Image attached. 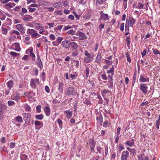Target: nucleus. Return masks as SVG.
Returning a JSON list of instances; mask_svg holds the SVG:
<instances>
[{
    "instance_id": "1",
    "label": "nucleus",
    "mask_w": 160,
    "mask_h": 160,
    "mask_svg": "<svg viewBox=\"0 0 160 160\" xmlns=\"http://www.w3.org/2000/svg\"><path fill=\"white\" fill-rule=\"evenodd\" d=\"M65 94L66 95L70 96H75L78 94L77 89L74 87L70 86L68 87L65 91Z\"/></svg>"
},
{
    "instance_id": "2",
    "label": "nucleus",
    "mask_w": 160,
    "mask_h": 160,
    "mask_svg": "<svg viewBox=\"0 0 160 160\" xmlns=\"http://www.w3.org/2000/svg\"><path fill=\"white\" fill-rule=\"evenodd\" d=\"M84 54L86 57L84 58V62L86 63L90 62L93 58V55H91L87 50L85 51Z\"/></svg>"
},
{
    "instance_id": "3",
    "label": "nucleus",
    "mask_w": 160,
    "mask_h": 160,
    "mask_svg": "<svg viewBox=\"0 0 160 160\" xmlns=\"http://www.w3.org/2000/svg\"><path fill=\"white\" fill-rule=\"evenodd\" d=\"M37 31L33 29L28 28L27 30V33L30 35L32 38H36Z\"/></svg>"
},
{
    "instance_id": "4",
    "label": "nucleus",
    "mask_w": 160,
    "mask_h": 160,
    "mask_svg": "<svg viewBox=\"0 0 160 160\" xmlns=\"http://www.w3.org/2000/svg\"><path fill=\"white\" fill-rule=\"evenodd\" d=\"M40 83L39 80L38 78L33 79L32 78L30 80V85L33 88H35L37 85Z\"/></svg>"
},
{
    "instance_id": "5",
    "label": "nucleus",
    "mask_w": 160,
    "mask_h": 160,
    "mask_svg": "<svg viewBox=\"0 0 160 160\" xmlns=\"http://www.w3.org/2000/svg\"><path fill=\"white\" fill-rule=\"evenodd\" d=\"M103 50L101 49L98 50V52L96 57L95 62L98 63H99L101 60L102 57L103 56L102 54V51Z\"/></svg>"
},
{
    "instance_id": "6",
    "label": "nucleus",
    "mask_w": 160,
    "mask_h": 160,
    "mask_svg": "<svg viewBox=\"0 0 160 160\" xmlns=\"http://www.w3.org/2000/svg\"><path fill=\"white\" fill-rule=\"evenodd\" d=\"M148 87L146 84L144 83H141L140 84V89L142 92V93L145 94L148 91Z\"/></svg>"
},
{
    "instance_id": "7",
    "label": "nucleus",
    "mask_w": 160,
    "mask_h": 160,
    "mask_svg": "<svg viewBox=\"0 0 160 160\" xmlns=\"http://www.w3.org/2000/svg\"><path fill=\"white\" fill-rule=\"evenodd\" d=\"M22 115L23 117V119L25 123H28L31 119V115L28 113H23Z\"/></svg>"
},
{
    "instance_id": "8",
    "label": "nucleus",
    "mask_w": 160,
    "mask_h": 160,
    "mask_svg": "<svg viewBox=\"0 0 160 160\" xmlns=\"http://www.w3.org/2000/svg\"><path fill=\"white\" fill-rule=\"evenodd\" d=\"M76 35L79 36L80 40H85L88 38V37L86 36L85 34L81 31L78 32Z\"/></svg>"
},
{
    "instance_id": "9",
    "label": "nucleus",
    "mask_w": 160,
    "mask_h": 160,
    "mask_svg": "<svg viewBox=\"0 0 160 160\" xmlns=\"http://www.w3.org/2000/svg\"><path fill=\"white\" fill-rule=\"evenodd\" d=\"M129 155V153L128 151H123L122 153L121 160H127Z\"/></svg>"
},
{
    "instance_id": "10",
    "label": "nucleus",
    "mask_w": 160,
    "mask_h": 160,
    "mask_svg": "<svg viewBox=\"0 0 160 160\" xmlns=\"http://www.w3.org/2000/svg\"><path fill=\"white\" fill-rule=\"evenodd\" d=\"M16 28L20 32L24 33L25 32V29L24 28L23 25L21 24H18L16 25Z\"/></svg>"
},
{
    "instance_id": "11",
    "label": "nucleus",
    "mask_w": 160,
    "mask_h": 160,
    "mask_svg": "<svg viewBox=\"0 0 160 160\" xmlns=\"http://www.w3.org/2000/svg\"><path fill=\"white\" fill-rule=\"evenodd\" d=\"M35 125L36 126L35 128L36 129H39L43 127V123L42 122L38 121H35Z\"/></svg>"
},
{
    "instance_id": "12",
    "label": "nucleus",
    "mask_w": 160,
    "mask_h": 160,
    "mask_svg": "<svg viewBox=\"0 0 160 160\" xmlns=\"http://www.w3.org/2000/svg\"><path fill=\"white\" fill-rule=\"evenodd\" d=\"M16 4L13 2H9L5 4L4 7L8 10H9L11 8L14 7Z\"/></svg>"
},
{
    "instance_id": "13",
    "label": "nucleus",
    "mask_w": 160,
    "mask_h": 160,
    "mask_svg": "<svg viewBox=\"0 0 160 160\" xmlns=\"http://www.w3.org/2000/svg\"><path fill=\"white\" fill-rule=\"evenodd\" d=\"M89 146L92 152H94V148L95 147V142L93 139L89 141Z\"/></svg>"
},
{
    "instance_id": "14",
    "label": "nucleus",
    "mask_w": 160,
    "mask_h": 160,
    "mask_svg": "<svg viewBox=\"0 0 160 160\" xmlns=\"http://www.w3.org/2000/svg\"><path fill=\"white\" fill-rule=\"evenodd\" d=\"M138 160H148V156H145L143 154L138 155Z\"/></svg>"
},
{
    "instance_id": "15",
    "label": "nucleus",
    "mask_w": 160,
    "mask_h": 160,
    "mask_svg": "<svg viewBox=\"0 0 160 160\" xmlns=\"http://www.w3.org/2000/svg\"><path fill=\"white\" fill-rule=\"evenodd\" d=\"M126 21H127L128 25L132 27H133V25H134L135 23V19L132 18H130L129 20L127 19Z\"/></svg>"
},
{
    "instance_id": "16",
    "label": "nucleus",
    "mask_w": 160,
    "mask_h": 160,
    "mask_svg": "<svg viewBox=\"0 0 160 160\" xmlns=\"http://www.w3.org/2000/svg\"><path fill=\"white\" fill-rule=\"evenodd\" d=\"M62 45L63 47L66 48H69L70 46V42L68 41L65 40L62 42Z\"/></svg>"
},
{
    "instance_id": "17",
    "label": "nucleus",
    "mask_w": 160,
    "mask_h": 160,
    "mask_svg": "<svg viewBox=\"0 0 160 160\" xmlns=\"http://www.w3.org/2000/svg\"><path fill=\"white\" fill-rule=\"evenodd\" d=\"M125 144L126 146L132 147L134 145V139H132L130 140L127 141L125 142Z\"/></svg>"
},
{
    "instance_id": "18",
    "label": "nucleus",
    "mask_w": 160,
    "mask_h": 160,
    "mask_svg": "<svg viewBox=\"0 0 160 160\" xmlns=\"http://www.w3.org/2000/svg\"><path fill=\"white\" fill-rule=\"evenodd\" d=\"M100 19L102 20L107 21L109 19V18L108 14L102 13L101 15Z\"/></svg>"
},
{
    "instance_id": "19",
    "label": "nucleus",
    "mask_w": 160,
    "mask_h": 160,
    "mask_svg": "<svg viewBox=\"0 0 160 160\" xmlns=\"http://www.w3.org/2000/svg\"><path fill=\"white\" fill-rule=\"evenodd\" d=\"M64 113L66 115V117L68 119H70L72 117V112L69 110L64 111Z\"/></svg>"
},
{
    "instance_id": "20",
    "label": "nucleus",
    "mask_w": 160,
    "mask_h": 160,
    "mask_svg": "<svg viewBox=\"0 0 160 160\" xmlns=\"http://www.w3.org/2000/svg\"><path fill=\"white\" fill-rule=\"evenodd\" d=\"M44 112L47 116H50L51 113L50 109L48 107H45L44 108Z\"/></svg>"
},
{
    "instance_id": "21",
    "label": "nucleus",
    "mask_w": 160,
    "mask_h": 160,
    "mask_svg": "<svg viewBox=\"0 0 160 160\" xmlns=\"http://www.w3.org/2000/svg\"><path fill=\"white\" fill-rule=\"evenodd\" d=\"M53 6L55 8H60L62 7L63 4L62 2H58L54 3Z\"/></svg>"
},
{
    "instance_id": "22",
    "label": "nucleus",
    "mask_w": 160,
    "mask_h": 160,
    "mask_svg": "<svg viewBox=\"0 0 160 160\" xmlns=\"http://www.w3.org/2000/svg\"><path fill=\"white\" fill-rule=\"evenodd\" d=\"M70 46L72 48V49H76L78 47V45L77 43L74 42H70Z\"/></svg>"
},
{
    "instance_id": "23",
    "label": "nucleus",
    "mask_w": 160,
    "mask_h": 160,
    "mask_svg": "<svg viewBox=\"0 0 160 160\" xmlns=\"http://www.w3.org/2000/svg\"><path fill=\"white\" fill-rule=\"evenodd\" d=\"M11 97L12 99L17 101L20 99V95L19 94H16L12 95Z\"/></svg>"
},
{
    "instance_id": "24",
    "label": "nucleus",
    "mask_w": 160,
    "mask_h": 160,
    "mask_svg": "<svg viewBox=\"0 0 160 160\" xmlns=\"http://www.w3.org/2000/svg\"><path fill=\"white\" fill-rule=\"evenodd\" d=\"M33 18L31 16L29 15H26L24 17L23 20L25 22H27L31 20Z\"/></svg>"
},
{
    "instance_id": "25",
    "label": "nucleus",
    "mask_w": 160,
    "mask_h": 160,
    "mask_svg": "<svg viewBox=\"0 0 160 160\" xmlns=\"http://www.w3.org/2000/svg\"><path fill=\"white\" fill-rule=\"evenodd\" d=\"M14 44L15 46V49H14V50L17 52H20L21 49L20 47L19 43L15 42Z\"/></svg>"
},
{
    "instance_id": "26",
    "label": "nucleus",
    "mask_w": 160,
    "mask_h": 160,
    "mask_svg": "<svg viewBox=\"0 0 160 160\" xmlns=\"http://www.w3.org/2000/svg\"><path fill=\"white\" fill-rule=\"evenodd\" d=\"M8 87L11 90L13 85V82L12 80H10L7 82Z\"/></svg>"
},
{
    "instance_id": "27",
    "label": "nucleus",
    "mask_w": 160,
    "mask_h": 160,
    "mask_svg": "<svg viewBox=\"0 0 160 160\" xmlns=\"http://www.w3.org/2000/svg\"><path fill=\"white\" fill-rule=\"evenodd\" d=\"M97 120L99 122L100 124H102V116L100 113L98 117H97Z\"/></svg>"
},
{
    "instance_id": "28",
    "label": "nucleus",
    "mask_w": 160,
    "mask_h": 160,
    "mask_svg": "<svg viewBox=\"0 0 160 160\" xmlns=\"http://www.w3.org/2000/svg\"><path fill=\"white\" fill-rule=\"evenodd\" d=\"M114 69L113 65L112 66V68L110 70H108L107 71V73L109 74L111 73L112 76H113L114 74Z\"/></svg>"
},
{
    "instance_id": "29",
    "label": "nucleus",
    "mask_w": 160,
    "mask_h": 160,
    "mask_svg": "<svg viewBox=\"0 0 160 160\" xmlns=\"http://www.w3.org/2000/svg\"><path fill=\"white\" fill-rule=\"evenodd\" d=\"M109 92V91L108 90L106 89H104L101 92V94L102 96L103 97H106L107 94H108V93Z\"/></svg>"
},
{
    "instance_id": "30",
    "label": "nucleus",
    "mask_w": 160,
    "mask_h": 160,
    "mask_svg": "<svg viewBox=\"0 0 160 160\" xmlns=\"http://www.w3.org/2000/svg\"><path fill=\"white\" fill-rule=\"evenodd\" d=\"M63 88V84L62 83L59 82V87L58 89L60 93L62 92Z\"/></svg>"
},
{
    "instance_id": "31",
    "label": "nucleus",
    "mask_w": 160,
    "mask_h": 160,
    "mask_svg": "<svg viewBox=\"0 0 160 160\" xmlns=\"http://www.w3.org/2000/svg\"><path fill=\"white\" fill-rule=\"evenodd\" d=\"M15 119L19 123H21L23 122L22 118L21 116H17L15 118Z\"/></svg>"
},
{
    "instance_id": "32",
    "label": "nucleus",
    "mask_w": 160,
    "mask_h": 160,
    "mask_svg": "<svg viewBox=\"0 0 160 160\" xmlns=\"http://www.w3.org/2000/svg\"><path fill=\"white\" fill-rule=\"evenodd\" d=\"M7 107L4 104H0V112H3V109H5Z\"/></svg>"
},
{
    "instance_id": "33",
    "label": "nucleus",
    "mask_w": 160,
    "mask_h": 160,
    "mask_svg": "<svg viewBox=\"0 0 160 160\" xmlns=\"http://www.w3.org/2000/svg\"><path fill=\"white\" fill-rule=\"evenodd\" d=\"M43 118V116L42 114L37 115L35 116V118L39 120H42Z\"/></svg>"
},
{
    "instance_id": "34",
    "label": "nucleus",
    "mask_w": 160,
    "mask_h": 160,
    "mask_svg": "<svg viewBox=\"0 0 160 160\" xmlns=\"http://www.w3.org/2000/svg\"><path fill=\"white\" fill-rule=\"evenodd\" d=\"M130 35H129V36L126 37V41L128 46L130 45V43L131 41L130 40Z\"/></svg>"
},
{
    "instance_id": "35",
    "label": "nucleus",
    "mask_w": 160,
    "mask_h": 160,
    "mask_svg": "<svg viewBox=\"0 0 160 160\" xmlns=\"http://www.w3.org/2000/svg\"><path fill=\"white\" fill-rule=\"evenodd\" d=\"M57 122L60 128L62 129V121L60 119H57Z\"/></svg>"
},
{
    "instance_id": "36",
    "label": "nucleus",
    "mask_w": 160,
    "mask_h": 160,
    "mask_svg": "<svg viewBox=\"0 0 160 160\" xmlns=\"http://www.w3.org/2000/svg\"><path fill=\"white\" fill-rule=\"evenodd\" d=\"M73 61L75 62V65L76 68H79V62L78 60H73Z\"/></svg>"
},
{
    "instance_id": "37",
    "label": "nucleus",
    "mask_w": 160,
    "mask_h": 160,
    "mask_svg": "<svg viewBox=\"0 0 160 160\" xmlns=\"http://www.w3.org/2000/svg\"><path fill=\"white\" fill-rule=\"evenodd\" d=\"M78 50L75 49L72 52V56L75 57L78 56Z\"/></svg>"
},
{
    "instance_id": "38",
    "label": "nucleus",
    "mask_w": 160,
    "mask_h": 160,
    "mask_svg": "<svg viewBox=\"0 0 160 160\" xmlns=\"http://www.w3.org/2000/svg\"><path fill=\"white\" fill-rule=\"evenodd\" d=\"M10 54L12 56L14 57L17 56H19L20 54L19 53H16L13 52H9Z\"/></svg>"
},
{
    "instance_id": "39",
    "label": "nucleus",
    "mask_w": 160,
    "mask_h": 160,
    "mask_svg": "<svg viewBox=\"0 0 160 160\" xmlns=\"http://www.w3.org/2000/svg\"><path fill=\"white\" fill-rule=\"evenodd\" d=\"M76 32L75 31L73 30H70L67 32V33L68 34H71L72 35L75 34Z\"/></svg>"
},
{
    "instance_id": "40",
    "label": "nucleus",
    "mask_w": 160,
    "mask_h": 160,
    "mask_svg": "<svg viewBox=\"0 0 160 160\" xmlns=\"http://www.w3.org/2000/svg\"><path fill=\"white\" fill-rule=\"evenodd\" d=\"M90 14L89 13H87L85 17H83V18L84 19V20L85 19L87 20H89L90 19Z\"/></svg>"
},
{
    "instance_id": "41",
    "label": "nucleus",
    "mask_w": 160,
    "mask_h": 160,
    "mask_svg": "<svg viewBox=\"0 0 160 160\" xmlns=\"http://www.w3.org/2000/svg\"><path fill=\"white\" fill-rule=\"evenodd\" d=\"M127 21H126L125 26V31H128L129 30V26L128 25Z\"/></svg>"
},
{
    "instance_id": "42",
    "label": "nucleus",
    "mask_w": 160,
    "mask_h": 160,
    "mask_svg": "<svg viewBox=\"0 0 160 160\" xmlns=\"http://www.w3.org/2000/svg\"><path fill=\"white\" fill-rule=\"evenodd\" d=\"M139 80L140 81L142 82H146V79L142 76H140Z\"/></svg>"
},
{
    "instance_id": "43",
    "label": "nucleus",
    "mask_w": 160,
    "mask_h": 160,
    "mask_svg": "<svg viewBox=\"0 0 160 160\" xmlns=\"http://www.w3.org/2000/svg\"><path fill=\"white\" fill-rule=\"evenodd\" d=\"M2 33L3 34L6 35L7 34L8 31L6 28L2 27Z\"/></svg>"
},
{
    "instance_id": "44",
    "label": "nucleus",
    "mask_w": 160,
    "mask_h": 160,
    "mask_svg": "<svg viewBox=\"0 0 160 160\" xmlns=\"http://www.w3.org/2000/svg\"><path fill=\"white\" fill-rule=\"evenodd\" d=\"M97 151L99 152V153H102L103 152V149L102 148L99 147V146H97Z\"/></svg>"
},
{
    "instance_id": "45",
    "label": "nucleus",
    "mask_w": 160,
    "mask_h": 160,
    "mask_svg": "<svg viewBox=\"0 0 160 160\" xmlns=\"http://www.w3.org/2000/svg\"><path fill=\"white\" fill-rule=\"evenodd\" d=\"M138 7H137V8H138L139 9L143 8L144 6V5L143 4L141 3L140 2H139L138 3Z\"/></svg>"
},
{
    "instance_id": "46",
    "label": "nucleus",
    "mask_w": 160,
    "mask_h": 160,
    "mask_svg": "<svg viewBox=\"0 0 160 160\" xmlns=\"http://www.w3.org/2000/svg\"><path fill=\"white\" fill-rule=\"evenodd\" d=\"M89 69L88 68H87L85 70V74L86 77L88 78V77L89 74Z\"/></svg>"
},
{
    "instance_id": "47",
    "label": "nucleus",
    "mask_w": 160,
    "mask_h": 160,
    "mask_svg": "<svg viewBox=\"0 0 160 160\" xmlns=\"http://www.w3.org/2000/svg\"><path fill=\"white\" fill-rule=\"evenodd\" d=\"M152 50L153 51V53L155 55H157V54H159L160 55V52H159V51L157 49H154L153 48L152 49Z\"/></svg>"
},
{
    "instance_id": "48",
    "label": "nucleus",
    "mask_w": 160,
    "mask_h": 160,
    "mask_svg": "<svg viewBox=\"0 0 160 160\" xmlns=\"http://www.w3.org/2000/svg\"><path fill=\"white\" fill-rule=\"evenodd\" d=\"M73 14L75 16V18L77 19V20H78L80 19V16L78 15L75 11H73Z\"/></svg>"
},
{
    "instance_id": "49",
    "label": "nucleus",
    "mask_w": 160,
    "mask_h": 160,
    "mask_svg": "<svg viewBox=\"0 0 160 160\" xmlns=\"http://www.w3.org/2000/svg\"><path fill=\"white\" fill-rule=\"evenodd\" d=\"M102 78L104 80H107L108 79L105 73H104L101 75Z\"/></svg>"
},
{
    "instance_id": "50",
    "label": "nucleus",
    "mask_w": 160,
    "mask_h": 160,
    "mask_svg": "<svg viewBox=\"0 0 160 160\" xmlns=\"http://www.w3.org/2000/svg\"><path fill=\"white\" fill-rule=\"evenodd\" d=\"M31 108L28 105H27L25 108V110L27 112H30L31 111Z\"/></svg>"
},
{
    "instance_id": "51",
    "label": "nucleus",
    "mask_w": 160,
    "mask_h": 160,
    "mask_svg": "<svg viewBox=\"0 0 160 160\" xmlns=\"http://www.w3.org/2000/svg\"><path fill=\"white\" fill-rule=\"evenodd\" d=\"M41 106L40 105H38V106L36 108V109L37 111V112H38L40 113L41 112Z\"/></svg>"
},
{
    "instance_id": "52",
    "label": "nucleus",
    "mask_w": 160,
    "mask_h": 160,
    "mask_svg": "<svg viewBox=\"0 0 160 160\" xmlns=\"http://www.w3.org/2000/svg\"><path fill=\"white\" fill-rule=\"evenodd\" d=\"M8 103L9 106L14 105L15 104V102L12 101H8Z\"/></svg>"
},
{
    "instance_id": "53",
    "label": "nucleus",
    "mask_w": 160,
    "mask_h": 160,
    "mask_svg": "<svg viewBox=\"0 0 160 160\" xmlns=\"http://www.w3.org/2000/svg\"><path fill=\"white\" fill-rule=\"evenodd\" d=\"M49 37L50 39L52 40H54L56 38L55 36L53 34H50L49 36Z\"/></svg>"
},
{
    "instance_id": "54",
    "label": "nucleus",
    "mask_w": 160,
    "mask_h": 160,
    "mask_svg": "<svg viewBox=\"0 0 160 160\" xmlns=\"http://www.w3.org/2000/svg\"><path fill=\"white\" fill-rule=\"evenodd\" d=\"M112 76H112V75H110L108 76V78H108V82L113 81Z\"/></svg>"
},
{
    "instance_id": "55",
    "label": "nucleus",
    "mask_w": 160,
    "mask_h": 160,
    "mask_svg": "<svg viewBox=\"0 0 160 160\" xmlns=\"http://www.w3.org/2000/svg\"><path fill=\"white\" fill-rule=\"evenodd\" d=\"M11 0H0V2L3 4H6Z\"/></svg>"
},
{
    "instance_id": "56",
    "label": "nucleus",
    "mask_w": 160,
    "mask_h": 160,
    "mask_svg": "<svg viewBox=\"0 0 160 160\" xmlns=\"http://www.w3.org/2000/svg\"><path fill=\"white\" fill-rule=\"evenodd\" d=\"M63 39V38L61 37H58L57 39V41L58 43H60Z\"/></svg>"
},
{
    "instance_id": "57",
    "label": "nucleus",
    "mask_w": 160,
    "mask_h": 160,
    "mask_svg": "<svg viewBox=\"0 0 160 160\" xmlns=\"http://www.w3.org/2000/svg\"><path fill=\"white\" fill-rule=\"evenodd\" d=\"M46 8L48 10V11L50 12H52L54 10V8L53 7H48Z\"/></svg>"
},
{
    "instance_id": "58",
    "label": "nucleus",
    "mask_w": 160,
    "mask_h": 160,
    "mask_svg": "<svg viewBox=\"0 0 160 160\" xmlns=\"http://www.w3.org/2000/svg\"><path fill=\"white\" fill-rule=\"evenodd\" d=\"M119 149L120 151H121L124 148L123 145L121 143L119 144Z\"/></svg>"
},
{
    "instance_id": "59",
    "label": "nucleus",
    "mask_w": 160,
    "mask_h": 160,
    "mask_svg": "<svg viewBox=\"0 0 160 160\" xmlns=\"http://www.w3.org/2000/svg\"><path fill=\"white\" fill-rule=\"evenodd\" d=\"M124 23H122L121 24V25L120 27V30L122 31H123L124 30Z\"/></svg>"
},
{
    "instance_id": "60",
    "label": "nucleus",
    "mask_w": 160,
    "mask_h": 160,
    "mask_svg": "<svg viewBox=\"0 0 160 160\" xmlns=\"http://www.w3.org/2000/svg\"><path fill=\"white\" fill-rule=\"evenodd\" d=\"M146 49H145L142 52H141V54L142 55V57H143L146 54Z\"/></svg>"
},
{
    "instance_id": "61",
    "label": "nucleus",
    "mask_w": 160,
    "mask_h": 160,
    "mask_svg": "<svg viewBox=\"0 0 160 160\" xmlns=\"http://www.w3.org/2000/svg\"><path fill=\"white\" fill-rule=\"evenodd\" d=\"M45 89L46 92L49 93L50 92V89L48 86H46L45 87Z\"/></svg>"
},
{
    "instance_id": "62",
    "label": "nucleus",
    "mask_w": 160,
    "mask_h": 160,
    "mask_svg": "<svg viewBox=\"0 0 160 160\" xmlns=\"http://www.w3.org/2000/svg\"><path fill=\"white\" fill-rule=\"evenodd\" d=\"M70 77L72 80H73L75 79L77 77V76L75 74H70Z\"/></svg>"
},
{
    "instance_id": "63",
    "label": "nucleus",
    "mask_w": 160,
    "mask_h": 160,
    "mask_svg": "<svg viewBox=\"0 0 160 160\" xmlns=\"http://www.w3.org/2000/svg\"><path fill=\"white\" fill-rule=\"evenodd\" d=\"M62 27H63V25H59L58 26L56 27V29L55 30H61Z\"/></svg>"
},
{
    "instance_id": "64",
    "label": "nucleus",
    "mask_w": 160,
    "mask_h": 160,
    "mask_svg": "<svg viewBox=\"0 0 160 160\" xmlns=\"http://www.w3.org/2000/svg\"><path fill=\"white\" fill-rule=\"evenodd\" d=\"M120 130H121V128L120 127H118L117 128V136H119V135L120 133Z\"/></svg>"
}]
</instances>
